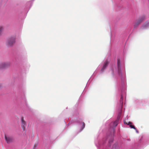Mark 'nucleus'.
Here are the masks:
<instances>
[{"label":"nucleus","instance_id":"1","mask_svg":"<svg viewBox=\"0 0 149 149\" xmlns=\"http://www.w3.org/2000/svg\"><path fill=\"white\" fill-rule=\"evenodd\" d=\"M10 63L9 62H3L0 63V70L8 68L10 66Z\"/></svg>","mask_w":149,"mask_h":149},{"label":"nucleus","instance_id":"2","mask_svg":"<svg viewBox=\"0 0 149 149\" xmlns=\"http://www.w3.org/2000/svg\"><path fill=\"white\" fill-rule=\"evenodd\" d=\"M15 37H11L9 38L7 41V45L8 46H12L15 42Z\"/></svg>","mask_w":149,"mask_h":149},{"label":"nucleus","instance_id":"3","mask_svg":"<svg viewBox=\"0 0 149 149\" xmlns=\"http://www.w3.org/2000/svg\"><path fill=\"white\" fill-rule=\"evenodd\" d=\"M21 125L24 130H25V127L26 125V123L24 120V118L22 117L21 118Z\"/></svg>","mask_w":149,"mask_h":149},{"label":"nucleus","instance_id":"4","mask_svg":"<svg viewBox=\"0 0 149 149\" xmlns=\"http://www.w3.org/2000/svg\"><path fill=\"white\" fill-rule=\"evenodd\" d=\"M5 138L7 143H9L11 142L13 140V138L11 137H7L6 135L5 136Z\"/></svg>","mask_w":149,"mask_h":149},{"label":"nucleus","instance_id":"5","mask_svg":"<svg viewBox=\"0 0 149 149\" xmlns=\"http://www.w3.org/2000/svg\"><path fill=\"white\" fill-rule=\"evenodd\" d=\"M109 64V61H108L106 60L104 63L102 68L101 69V71H103L106 68Z\"/></svg>","mask_w":149,"mask_h":149},{"label":"nucleus","instance_id":"6","mask_svg":"<svg viewBox=\"0 0 149 149\" xmlns=\"http://www.w3.org/2000/svg\"><path fill=\"white\" fill-rule=\"evenodd\" d=\"M149 26V22L145 23L141 27V29H142L146 28Z\"/></svg>","mask_w":149,"mask_h":149},{"label":"nucleus","instance_id":"7","mask_svg":"<svg viewBox=\"0 0 149 149\" xmlns=\"http://www.w3.org/2000/svg\"><path fill=\"white\" fill-rule=\"evenodd\" d=\"M118 124V121L116 120L113 122V123H111V124L112 126V127L113 128L114 127H116Z\"/></svg>","mask_w":149,"mask_h":149},{"label":"nucleus","instance_id":"8","mask_svg":"<svg viewBox=\"0 0 149 149\" xmlns=\"http://www.w3.org/2000/svg\"><path fill=\"white\" fill-rule=\"evenodd\" d=\"M145 17L144 16H143L142 17H140L138 20L141 23L145 19Z\"/></svg>","mask_w":149,"mask_h":149},{"label":"nucleus","instance_id":"9","mask_svg":"<svg viewBox=\"0 0 149 149\" xmlns=\"http://www.w3.org/2000/svg\"><path fill=\"white\" fill-rule=\"evenodd\" d=\"M140 24L141 23L138 20L136 21L134 25V28H137Z\"/></svg>","mask_w":149,"mask_h":149},{"label":"nucleus","instance_id":"10","mask_svg":"<svg viewBox=\"0 0 149 149\" xmlns=\"http://www.w3.org/2000/svg\"><path fill=\"white\" fill-rule=\"evenodd\" d=\"M117 65L118 68L119 69L120 67V61L119 59H118L117 60Z\"/></svg>","mask_w":149,"mask_h":149},{"label":"nucleus","instance_id":"11","mask_svg":"<svg viewBox=\"0 0 149 149\" xmlns=\"http://www.w3.org/2000/svg\"><path fill=\"white\" fill-rule=\"evenodd\" d=\"M3 30V27L2 26H0V34Z\"/></svg>","mask_w":149,"mask_h":149},{"label":"nucleus","instance_id":"12","mask_svg":"<svg viewBox=\"0 0 149 149\" xmlns=\"http://www.w3.org/2000/svg\"><path fill=\"white\" fill-rule=\"evenodd\" d=\"M130 126L132 128L134 129L135 130H136V128L133 125H130Z\"/></svg>","mask_w":149,"mask_h":149},{"label":"nucleus","instance_id":"13","mask_svg":"<svg viewBox=\"0 0 149 149\" xmlns=\"http://www.w3.org/2000/svg\"><path fill=\"white\" fill-rule=\"evenodd\" d=\"M83 128H84L85 126V124L84 123H83Z\"/></svg>","mask_w":149,"mask_h":149},{"label":"nucleus","instance_id":"14","mask_svg":"<svg viewBox=\"0 0 149 149\" xmlns=\"http://www.w3.org/2000/svg\"><path fill=\"white\" fill-rule=\"evenodd\" d=\"M132 124V123L130 122H128V125H131V124Z\"/></svg>","mask_w":149,"mask_h":149},{"label":"nucleus","instance_id":"15","mask_svg":"<svg viewBox=\"0 0 149 149\" xmlns=\"http://www.w3.org/2000/svg\"><path fill=\"white\" fill-rule=\"evenodd\" d=\"M123 98L122 97H121V99L123 100Z\"/></svg>","mask_w":149,"mask_h":149},{"label":"nucleus","instance_id":"16","mask_svg":"<svg viewBox=\"0 0 149 149\" xmlns=\"http://www.w3.org/2000/svg\"><path fill=\"white\" fill-rule=\"evenodd\" d=\"M124 123H125V124H127V123H126V122H124Z\"/></svg>","mask_w":149,"mask_h":149}]
</instances>
